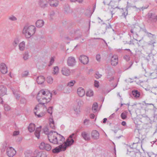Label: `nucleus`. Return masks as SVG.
Here are the masks:
<instances>
[{
  "mask_svg": "<svg viewBox=\"0 0 157 157\" xmlns=\"http://www.w3.org/2000/svg\"><path fill=\"white\" fill-rule=\"evenodd\" d=\"M8 19L9 20L11 21H15L17 20V18L13 15H12L11 16H10Z\"/></svg>",
  "mask_w": 157,
  "mask_h": 157,
  "instance_id": "c03bdc74",
  "label": "nucleus"
},
{
  "mask_svg": "<svg viewBox=\"0 0 157 157\" xmlns=\"http://www.w3.org/2000/svg\"><path fill=\"white\" fill-rule=\"evenodd\" d=\"M59 140L60 141H64L65 140V138L64 137L60 135H59Z\"/></svg>",
  "mask_w": 157,
  "mask_h": 157,
  "instance_id": "69168bd1",
  "label": "nucleus"
},
{
  "mask_svg": "<svg viewBox=\"0 0 157 157\" xmlns=\"http://www.w3.org/2000/svg\"><path fill=\"white\" fill-rule=\"evenodd\" d=\"M153 58L154 55L151 53H150L145 58V59L147 60L148 62L150 61H151L153 62L154 60Z\"/></svg>",
  "mask_w": 157,
  "mask_h": 157,
  "instance_id": "a878e982",
  "label": "nucleus"
},
{
  "mask_svg": "<svg viewBox=\"0 0 157 157\" xmlns=\"http://www.w3.org/2000/svg\"><path fill=\"white\" fill-rule=\"evenodd\" d=\"M47 81L48 83L52 84L53 82V78L51 76H49L47 78Z\"/></svg>",
  "mask_w": 157,
  "mask_h": 157,
  "instance_id": "e433bc0d",
  "label": "nucleus"
},
{
  "mask_svg": "<svg viewBox=\"0 0 157 157\" xmlns=\"http://www.w3.org/2000/svg\"><path fill=\"white\" fill-rule=\"evenodd\" d=\"M121 117L122 119H125L127 117V115L124 113H122L121 114Z\"/></svg>",
  "mask_w": 157,
  "mask_h": 157,
  "instance_id": "09e8293b",
  "label": "nucleus"
},
{
  "mask_svg": "<svg viewBox=\"0 0 157 157\" xmlns=\"http://www.w3.org/2000/svg\"><path fill=\"white\" fill-rule=\"evenodd\" d=\"M29 55L27 53H25L23 56V58L25 60H26L28 59Z\"/></svg>",
  "mask_w": 157,
  "mask_h": 157,
  "instance_id": "864d4df0",
  "label": "nucleus"
},
{
  "mask_svg": "<svg viewBox=\"0 0 157 157\" xmlns=\"http://www.w3.org/2000/svg\"><path fill=\"white\" fill-rule=\"evenodd\" d=\"M94 94L93 91L91 90H89L86 93V95L87 96L90 97L92 96Z\"/></svg>",
  "mask_w": 157,
  "mask_h": 157,
  "instance_id": "473e14b6",
  "label": "nucleus"
},
{
  "mask_svg": "<svg viewBox=\"0 0 157 157\" xmlns=\"http://www.w3.org/2000/svg\"><path fill=\"white\" fill-rule=\"evenodd\" d=\"M44 24L43 20H38L36 23V26L37 27H41Z\"/></svg>",
  "mask_w": 157,
  "mask_h": 157,
  "instance_id": "393cba45",
  "label": "nucleus"
},
{
  "mask_svg": "<svg viewBox=\"0 0 157 157\" xmlns=\"http://www.w3.org/2000/svg\"><path fill=\"white\" fill-rule=\"evenodd\" d=\"M147 154L149 157H156V155L152 152H148Z\"/></svg>",
  "mask_w": 157,
  "mask_h": 157,
  "instance_id": "a18cd8bd",
  "label": "nucleus"
},
{
  "mask_svg": "<svg viewBox=\"0 0 157 157\" xmlns=\"http://www.w3.org/2000/svg\"><path fill=\"white\" fill-rule=\"evenodd\" d=\"M74 32L75 35L76 36L75 38V39H77L78 38L81 36L82 34L79 30H76V31H75Z\"/></svg>",
  "mask_w": 157,
  "mask_h": 157,
  "instance_id": "cd10ccee",
  "label": "nucleus"
},
{
  "mask_svg": "<svg viewBox=\"0 0 157 157\" xmlns=\"http://www.w3.org/2000/svg\"><path fill=\"white\" fill-rule=\"evenodd\" d=\"M130 57L129 55H126L124 57V58L127 61H129L130 59Z\"/></svg>",
  "mask_w": 157,
  "mask_h": 157,
  "instance_id": "13d9d810",
  "label": "nucleus"
},
{
  "mask_svg": "<svg viewBox=\"0 0 157 157\" xmlns=\"http://www.w3.org/2000/svg\"><path fill=\"white\" fill-rule=\"evenodd\" d=\"M59 68L57 66L55 67H54L53 74L54 75L57 74L58 73Z\"/></svg>",
  "mask_w": 157,
  "mask_h": 157,
  "instance_id": "ea45409f",
  "label": "nucleus"
},
{
  "mask_svg": "<svg viewBox=\"0 0 157 157\" xmlns=\"http://www.w3.org/2000/svg\"><path fill=\"white\" fill-rule=\"evenodd\" d=\"M77 134L76 133H73L71 134L69 136V138L71 139H75L76 138Z\"/></svg>",
  "mask_w": 157,
  "mask_h": 157,
  "instance_id": "37998d69",
  "label": "nucleus"
},
{
  "mask_svg": "<svg viewBox=\"0 0 157 157\" xmlns=\"http://www.w3.org/2000/svg\"><path fill=\"white\" fill-rule=\"evenodd\" d=\"M50 6L53 7H56L58 5V0H48V2Z\"/></svg>",
  "mask_w": 157,
  "mask_h": 157,
  "instance_id": "a211bd4d",
  "label": "nucleus"
},
{
  "mask_svg": "<svg viewBox=\"0 0 157 157\" xmlns=\"http://www.w3.org/2000/svg\"><path fill=\"white\" fill-rule=\"evenodd\" d=\"M54 59L53 57H52L51 58L50 61V63L48 65L49 66H50L52 65L53 63H54Z\"/></svg>",
  "mask_w": 157,
  "mask_h": 157,
  "instance_id": "6e6d98bb",
  "label": "nucleus"
},
{
  "mask_svg": "<svg viewBox=\"0 0 157 157\" xmlns=\"http://www.w3.org/2000/svg\"><path fill=\"white\" fill-rule=\"evenodd\" d=\"M0 70L3 74L6 73L7 72V67L4 63H2L0 65Z\"/></svg>",
  "mask_w": 157,
  "mask_h": 157,
  "instance_id": "2eb2a0df",
  "label": "nucleus"
},
{
  "mask_svg": "<svg viewBox=\"0 0 157 157\" xmlns=\"http://www.w3.org/2000/svg\"><path fill=\"white\" fill-rule=\"evenodd\" d=\"M38 4L40 7L43 9L48 6V2L46 0H40Z\"/></svg>",
  "mask_w": 157,
  "mask_h": 157,
  "instance_id": "9b49d317",
  "label": "nucleus"
},
{
  "mask_svg": "<svg viewBox=\"0 0 157 157\" xmlns=\"http://www.w3.org/2000/svg\"><path fill=\"white\" fill-rule=\"evenodd\" d=\"M67 148V146H64L63 144H61L58 147H56L53 149L52 151L54 153H58L61 151H65Z\"/></svg>",
  "mask_w": 157,
  "mask_h": 157,
  "instance_id": "39448f33",
  "label": "nucleus"
},
{
  "mask_svg": "<svg viewBox=\"0 0 157 157\" xmlns=\"http://www.w3.org/2000/svg\"><path fill=\"white\" fill-rule=\"evenodd\" d=\"M66 143L65 144L64 146H67V147L72 145L74 142V140L73 139H71L70 140L68 138L66 140Z\"/></svg>",
  "mask_w": 157,
  "mask_h": 157,
  "instance_id": "b1692460",
  "label": "nucleus"
},
{
  "mask_svg": "<svg viewBox=\"0 0 157 157\" xmlns=\"http://www.w3.org/2000/svg\"><path fill=\"white\" fill-rule=\"evenodd\" d=\"M39 148L42 150H46V151H50L51 149V146L49 144H45L44 142L41 143L39 147Z\"/></svg>",
  "mask_w": 157,
  "mask_h": 157,
  "instance_id": "0eeeda50",
  "label": "nucleus"
},
{
  "mask_svg": "<svg viewBox=\"0 0 157 157\" xmlns=\"http://www.w3.org/2000/svg\"><path fill=\"white\" fill-rule=\"evenodd\" d=\"M147 21L151 23L156 22L157 20V15L152 13H149L147 15Z\"/></svg>",
  "mask_w": 157,
  "mask_h": 157,
  "instance_id": "20e7f679",
  "label": "nucleus"
},
{
  "mask_svg": "<svg viewBox=\"0 0 157 157\" xmlns=\"http://www.w3.org/2000/svg\"><path fill=\"white\" fill-rule=\"evenodd\" d=\"M45 114V113L44 112H41L40 113V114H38L37 115V116L38 117H41L43 116Z\"/></svg>",
  "mask_w": 157,
  "mask_h": 157,
  "instance_id": "e2e57ef3",
  "label": "nucleus"
},
{
  "mask_svg": "<svg viewBox=\"0 0 157 157\" xmlns=\"http://www.w3.org/2000/svg\"><path fill=\"white\" fill-rule=\"evenodd\" d=\"M130 95L131 96H133V97L136 98H137L140 97V92L137 90H134L132 91V93Z\"/></svg>",
  "mask_w": 157,
  "mask_h": 157,
  "instance_id": "412c9836",
  "label": "nucleus"
},
{
  "mask_svg": "<svg viewBox=\"0 0 157 157\" xmlns=\"http://www.w3.org/2000/svg\"><path fill=\"white\" fill-rule=\"evenodd\" d=\"M26 103V100L25 98H21L20 100V103L21 104H24Z\"/></svg>",
  "mask_w": 157,
  "mask_h": 157,
  "instance_id": "603ef678",
  "label": "nucleus"
},
{
  "mask_svg": "<svg viewBox=\"0 0 157 157\" xmlns=\"http://www.w3.org/2000/svg\"><path fill=\"white\" fill-rule=\"evenodd\" d=\"M11 90L13 91V94L15 98L17 100H19L21 97L20 94V93H21V92L18 90L14 89L13 88H11Z\"/></svg>",
  "mask_w": 157,
  "mask_h": 157,
  "instance_id": "9d476101",
  "label": "nucleus"
},
{
  "mask_svg": "<svg viewBox=\"0 0 157 157\" xmlns=\"http://www.w3.org/2000/svg\"><path fill=\"white\" fill-rule=\"evenodd\" d=\"M19 42V41L18 38L15 39L13 43V46L14 47H16L17 46V44Z\"/></svg>",
  "mask_w": 157,
  "mask_h": 157,
  "instance_id": "58836bf2",
  "label": "nucleus"
},
{
  "mask_svg": "<svg viewBox=\"0 0 157 157\" xmlns=\"http://www.w3.org/2000/svg\"><path fill=\"white\" fill-rule=\"evenodd\" d=\"M49 96V98L52 97V94L49 91H45L44 90H41L38 93L36 98L38 100V102H40L41 99L42 100L46 99V100H48L47 96Z\"/></svg>",
  "mask_w": 157,
  "mask_h": 157,
  "instance_id": "f03ea898",
  "label": "nucleus"
},
{
  "mask_svg": "<svg viewBox=\"0 0 157 157\" xmlns=\"http://www.w3.org/2000/svg\"><path fill=\"white\" fill-rule=\"evenodd\" d=\"M79 59L83 64H86L89 62V58L88 57L84 55H81L79 58Z\"/></svg>",
  "mask_w": 157,
  "mask_h": 157,
  "instance_id": "6e6552de",
  "label": "nucleus"
},
{
  "mask_svg": "<svg viewBox=\"0 0 157 157\" xmlns=\"http://www.w3.org/2000/svg\"><path fill=\"white\" fill-rule=\"evenodd\" d=\"M53 131H51L48 136V139L50 142L54 144H59L58 141L57 137L53 134Z\"/></svg>",
  "mask_w": 157,
  "mask_h": 157,
  "instance_id": "7ed1b4c3",
  "label": "nucleus"
},
{
  "mask_svg": "<svg viewBox=\"0 0 157 157\" xmlns=\"http://www.w3.org/2000/svg\"><path fill=\"white\" fill-rule=\"evenodd\" d=\"M36 157H47V155L45 152L40 151L38 152L36 155Z\"/></svg>",
  "mask_w": 157,
  "mask_h": 157,
  "instance_id": "c85d7f7f",
  "label": "nucleus"
},
{
  "mask_svg": "<svg viewBox=\"0 0 157 157\" xmlns=\"http://www.w3.org/2000/svg\"><path fill=\"white\" fill-rule=\"evenodd\" d=\"M75 83V80L71 81L70 82H69L67 84V86L70 87H71L73 86L74 84Z\"/></svg>",
  "mask_w": 157,
  "mask_h": 157,
  "instance_id": "79ce46f5",
  "label": "nucleus"
},
{
  "mask_svg": "<svg viewBox=\"0 0 157 157\" xmlns=\"http://www.w3.org/2000/svg\"><path fill=\"white\" fill-rule=\"evenodd\" d=\"M50 126L52 128L55 129V126L54 125V122L52 118L50 119Z\"/></svg>",
  "mask_w": 157,
  "mask_h": 157,
  "instance_id": "7c9ffc66",
  "label": "nucleus"
},
{
  "mask_svg": "<svg viewBox=\"0 0 157 157\" xmlns=\"http://www.w3.org/2000/svg\"><path fill=\"white\" fill-rule=\"evenodd\" d=\"M41 126H40L36 128L34 133L35 136L39 139L40 138V132L41 128Z\"/></svg>",
  "mask_w": 157,
  "mask_h": 157,
  "instance_id": "5701e85b",
  "label": "nucleus"
},
{
  "mask_svg": "<svg viewBox=\"0 0 157 157\" xmlns=\"http://www.w3.org/2000/svg\"><path fill=\"white\" fill-rule=\"evenodd\" d=\"M81 136L82 138L86 141H89L90 140L89 135L86 132H83L81 133Z\"/></svg>",
  "mask_w": 157,
  "mask_h": 157,
  "instance_id": "f3484780",
  "label": "nucleus"
},
{
  "mask_svg": "<svg viewBox=\"0 0 157 157\" xmlns=\"http://www.w3.org/2000/svg\"><path fill=\"white\" fill-rule=\"evenodd\" d=\"M29 74V72L27 71H25L21 74V77H26Z\"/></svg>",
  "mask_w": 157,
  "mask_h": 157,
  "instance_id": "49530a36",
  "label": "nucleus"
},
{
  "mask_svg": "<svg viewBox=\"0 0 157 157\" xmlns=\"http://www.w3.org/2000/svg\"><path fill=\"white\" fill-rule=\"evenodd\" d=\"M77 94L81 97H83L85 94V91L83 88L79 87L77 89Z\"/></svg>",
  "mask_w": 157,
  "mask_h": 157,
  "instance_id": "aec40b11",
  "label": "nucleus"
},
{
  "mask_svg": "<svg viewBox=\"0 0 157 157\" xmlns=\"http://www.w3.org/2000/svg\"><path fill=\"white\" fill-rule=\"evenodd\" d=\"M43 130L44 133L48 136V134L50 133V132L48 131V128L47 127H45L43 128Z\"/></svg>",
  "mask_w": 157,
  "mask_h": 157,
  "instance_id": "a19ab883",
  "label": "nucleus"
},
{
  "mask_svg": "<svg viewBox=\"0 0 157 157\" xmlns=\"http://www.w3.org/2000/svg\"><path fill=\"white\" fill-rule=\"evenodd\" d=\"M4 107L5 111H8L10 110V107L7 104H5L4 105Z\"/></svg>",
  "mask_w": 157,
  "mask_h": 157,
  "instance_id": "8fccbe9b",
  "label": "nucleus"
},
{
  "mask_svg": "<svg viewBox=\"0 0 157 157\" xmlns=\"http://www.w3.org/2000/svg\"><path fill=\"white\" fill-rule=\"evenodd\" d=\"M96 59L98 61H100V59H101L100 55L99 54H97L96 56Z\"/></svg>",
  "mask_w": 157,
  "mask_h": 157,
  "instance_id": "052dcab7",
  "label": "nucleus"
},
{
  "mask_svg": "<svg viewBox=\"0 0 157 157\" xmlns=\"http://www.w3.org/2000/svg\"><path fill=\"white\" fill-rule=\"evenodd\" d=\"M7 89L6 87L3 86H0V95L3 96L6 94Z\"/></svg>",
  "mask_w": 157,
  "mask_h": 157,
  "instance_id": "6ab92c4d",
  "label": "nucleus"
},
{
  "mask_svg": "<svg viewBox=\"0 0 157 157\" xmlns=\"http://www.w3.org/2000/svg\"><path fill=\"white\" fill-rule=\"evenodd\" d=\"M52 109H53L52 106H50L48 108V109L47 110L48 113L50 114L51 115H52Z\"/></svg>",
  "mask_w": 157,
  "mask_h": 157,
  "instance_id": "de8ad7c7",
  "label": "nucleus"
},
{
  "mask_svg": "<svg viewBox=\"0 0 157 157\" xmlns=\"http://www.w3.org/2000/svg\"><path fill=\"white\" fill-rule=\"evenodd\" d=\"M132 29L135 32V34L137 35V33L140 31V27L138 25H136L134 26Z\"/></svg>",
  "mask_w": 157,
  "mask_h": 157,
  "instance_id": "72a5a7b5",
  "label": "nucleus"
},
{
  "mask_svg": "<svg viewBox=\"0 0 157 157\" xmlns=\"http://www.w3.org/2000/svg\"><path fill=\"white\" fill-rule=\"evenodd\" d=\"M39 102V103L36 106H35V107L34 108L36 110L38 109L39 110V107L40 105H42L44 107H45L46 109H47L46 106L45 105V103L41 102V100H40V102Z\"/></svg>",
  "mask_w": 157,
  "mask_h": 157,
  "instance_id": "c756f323",
  "label": "nucleus"
},
{
  "mask_svg": "<svg viewBox=\"0 0 157 157\" xmlns=\"http://www.w3.org/2000/svg\"><path fill=\"white\" fill-rule=\"evenodd\" d=\"M61 72L63 75L67 76L70 74V70L67 67H64L62 68Z\"/></svg>",
  "mask_w": 157,
  "mask_h": 157,
  "instance_id": "dca6fc26",
  "label": "nucleus"
},
{
  "mask_svg": "<svg viewBox=\"0 0 157 157\" xmlns=\"http://www.w3.org/2000/svg\"><path fill=\"white\" fill-rule=\"evenodd\" d=\"M7 143L5 142L3 144V147L2 149H1V151L2 152H4L5 151V150L6 148L7 147Z\"/></svg>",
  "mask_w": 157,
  "mask_h": 157,
  "instance_id": "4c0bfd02",
  "label": "nucleus"
},
{
  "mask_svg": "<svg viewBox=\"0 0 157 157\" xmlns=\"http://www.w3.org/2000/svg\"><path fill=\"white\" fill-rule=\"evenodd\" d=\"M91 135L92 138L94 140H97L99 138V133L96 130H94L92 131Z\"/></svg>",
  "mask_w": 157,
  "mask_h": 157,
  "instance_id": "ddd939ff",
  "label": "nucleus"
},
{
  "mask_svg": "<svg viewBox=\"0 0 157 157\" xmlns=\"http://www.w3.org/2000/svg\"><path fill=\"white\" fill-rule=\"evenodd\" d=\"M131 7L135 8H137L136 6H132L130 3H129L128 2H127V6L126 7V11H127Z\"/></svg>",
  "mask_w": 157,
  "mask_h": 157,
  "instance_id": "f704fd0d",
  "label": "nucleus"
},
{
  "mask_svg": "<svg viewBox=\"0 0 157 157\" xmlns=\"http://www.w3.org/2000/svg\"><path fill=\"white\" fill-rule=\"evenodd\" d=\"M128 14V11H127L124 12L122 13V16H123L125 18H126V16Z\"/></svg>",
  "mask_w": 157,
  "mask_h": 157,
  "instance_id": "338daca9",
  "label": "nucleus"
},
{
  "mask_svg": "<svg viewBox=\"0 0 157 157\" xmlns=\"http://www.w3.org/2000/svg\"><path fill=\"white\" fill-rule=\"evenodd\" d=\"M101 76V75L98 72H96L95 75V77L97 79L100 78Z\"/></svg>",
  "mask_w": 157,
  "mask_h": 157,
  "instance_id": "3c124183",
  "label": "nucleus"
},
{
  "mask_svg": "<svg viewBox=\"0 0 157 157\" xmlns=\"http://www.w3.org/2000/svg\"><path fill=\"white\" fill-rule=\"evenodd\" d=\"M36 28L34 26H29L27 25L24 26L22 33L26 38H29L34 34Z\"/></svg>",
  "mask_w": 157,
  "mask_h": 157,
  "instance_id": "f257e3e1",
  "label": "nucleus"
},
{
  "mask_svg": "<svg viewBox=\"0 0 157 157\" xmlns=\"http://www.w3.org/2000/svg\"><path fill=\"white\" fill-rule=\"evenodd\" d=\"M99 82L97 81V80H95L94 81V86L95 87H96L97 88H98L99 87Z\"/></svg>",
  "mask_w": 157,
  "mask_h": 157,
  "instance_id": "bf43d9fd",
  "label": "nucleus"
},
{
  "mask_svg": "<svg viewBox=\"0 0 157 157\" xmlns=\"http://www.w3.org/2000/svg\"><path fill=\"white\" fill-rule=\"evenodd\" d=\"M19 49L20 50L23 51L24 50L25 47V43L24 41L21 43L19 45Z\"/></svg>",
  "mask_w": 157,
  "mask_h": 157,
  "instance_id": "2f4dec72",
  "label": "nucleus"
},
{
  "mask_svg": "<svg viewBox=\"0 0 157 157\" xmlns=\"http://www.w3.org/2000/svg\"><path fill=\"white\" fill-rule=\"evenodd\" d=\"M45 80V78L43 76H40L37 77L36 82L38 84H43Z\"/></svg>",
  "mask_w": 157,
  "mask_h": 157,
  "instance_id": "4be33fe9",
  "label": "nucleus"
},
{
  "mask_svg": "<svg viewBox=\"0 0 157 157\" xmlns=\"http://www.w3.org/2000/svg\"><path fill=\"white\" fill-rule=\"evenodd\" d=\"M133 147H130V149L129 150L128 149H127V154L131 157H136L137 154H138L139 153L138 152H136L135 151H132V150L133 149Z\"/></svg>",
  "mask_w": 157,
  "mask_h": 157,
  "instance_id": "f8f14e48",
  "label": "nucleus"
},
{
  "mask_svg": "<svg viewBox=\"0 0 157 157\" xmlns=\"http://www.w3.org/2000/svg\"><path fill=\"white\" fill-rule=\"evenodd\" d=\"M35 125L34 124L31 123L28 127V129L30 132H32L34 131L35 129Z\"/></svg>",
  "mask_w": 157,
  "mask_h": 157,
  "instance_id": "bb28decb",
  "label": "nucleus"
},
{
  "mask_svg": "<svg viewBox=\"0 0 157 157\" xmlns=\"http://www.w3.org/2000/svg\"><path fill=\"white\" fill-rule=\"evenodd\" d=\"M98 107V104L96 102L94 103L93 104L92 109V110L94 112L97 111Z\"/></svg>",
  "mask_w": 157,
  "mask_h": 157,
  "instance_id": "c9c22d12",
  "label": "nucleus"
},
{
  "mask_svg": "<svg viewBox=\"0 0 157 157\" xmlns=\"http://www.w3.org/2000/svg\"><path fill=\"white\" fill-rule=\"evenodd\" d=\"M130 63H131L130 65L128 67H127V68L125 67L124 68V70H126L130 68L131 67V66H132V64H133V62L132 61H131L130 62Z\"/></svg>",
  "mask_w": 157,
  "mask_h": 157,
  "instance_id": "680f3d73",
  "label": "nucleus"
},
{
  "mask_svg": "<svg viewBox=\"0 0 157 157\" xmlns=\"http://www.w3.org/2000/svg\"><path fill=\"white\" fill-rule=\"evenodd\" d=\"M80 108L79 106H77L76 108H74V110L77 113H78L80 111Z\"/></svg>",
  "mask_w": 157,
  "mask_h": 157,
  "instance_id": "5fc2aeb1",
  "label": "nucleus"
},
{
  "mask_svg": "<svg viewBox=\"0 0 157 157\" xmlns=\"http://www.w3.org/2000/svg\"><path fill=\"white\" fill-rule=\"evenodd\" d=\"M156 42L155 41H154L153 40H151L150 41H149L148 43V44L149 45H151L152 44H155Z\"/></svg>",
  "mask_w": 157,
  "mask_h": 157,
  "instance_id": "0e129e2a",
  "label": "nucleus"
},
{
  "mask_svg": "<svg viewBox=\"0 0 157 157\" xmlns=\"http://www.w3.org/2000/svg\"><path fill=\"white\" fill-rule=\"evenodd\" d=\"M76 61L75 58L72 56H70L68 58L67 63L68 66L73 67L74 66Z\"/></svg>",
  "mask_w": 157,
  "mask_h": 157,
  "instance_id": "1a4fd4ad",
  "label": "nucleus"
},
{
  "mask_svg": "<svg viewBox=\"0 0 157 157\" xmlns=\"http://www.w3.org/2000/svg\"><path fill=\"white\" fill-rule=\"evenodd\" d=\"M111 64L114 66L116 65L118 63V57L115 55L112 56L111 59Z\"/></svg>",
  "mask_w": 157,
  "mask_h": 157,
  "instance_id": "4468645a",
  "label": "nucleus"
},
{
  "mask_svg": "<svg viewBox=\"0 0 157 157\" xmlns=\"http://www.w3.org/2000/svg\"><path fill=\"white\" fill-rule=\"evenodd\" d=\"M19 132L18 131H15L13 132V135L16 136L19 134Z\"/></svg>",
  "mask_w": 157,
  "mask_h": 157,
  "instance_id": "774afa93",
  "label": "nucleus"
},
{
  "mask_svg": "<svg viewBox=\"0 0 157 157\" xmlns=\"http://www.w3.org/2000/svg\"><path fill=\"white\" fill-rule=\"evenodd\" d=\"M6 153L9 157H13L16 154V151L14 149L10 147L7 148Z\"/></svg>",
  "mask_w": 157,
  "mask_h": 157,
  "instance_id": "423d86ee",
  "label": "nucleus"
},
{
  "mask_svg": "<svg viewBox=\"0 0 157 157\" xmlns=\"http://www.w3.org/2000/svg\"><path fill=\"white\" fill-rule=\"evenodd\" d=\"M147 35L148 37L149 38H153V36H155L154 34H152L151 33L147 32Z\"/></svg>",
  "mask_w": 157,
  "mask_h": 157,
  "instance_id": "4d7b16f0",
  "label": "nucleus"
}]
</instances>
